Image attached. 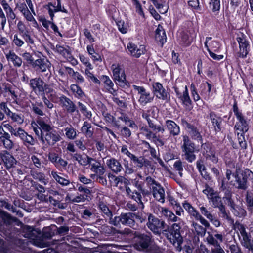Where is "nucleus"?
I'll return each instance as SVG.
<instances>
[{
	"instance_id": "1",
	"label": "nucleus",
	"mask_w": 253,
	"mask_h": 253,
	"mask_svg": "<svg viewBox=\"0 0 253 253\" xmlns=\"http://www.w3.org/2000/svg\"><path fill=\"white\" fill-rule=\"evenodd\" d=\"M148 125L150 128L147 126H142L140 128V132L138 134L139 138H146L148 140L152 139L156 145L163 146L164 143L160 137L156 135L157 132H163L164 128L160 125L155 124L152 120H148Z\"/></svg>"
},
{
	"instance_id": "2",
	"label": "nucleus",
	"mask_w": 253,
	"mask_h": 253,
	"mask_svg": "<svg viewBox=\"0 0 253 253\" xmlns=\"http://www.w3.org/2000/svg\"><path fill=\"white\" fill-rule=\"evenodd\" d=\"M37 123L43 131V132H42L41 136L42 142L44 143L46 141L48 145L53 146L61 140V137L60 135L50 125L41 119L37 120Z\"/></svg>"
},
{
	"instance_id": "3",
	"label": "nucleus",
	"mask_w": 253,
	"mask_h": 253,
	"mask_svg": "<svg viewBox=\"0 0 253 253\" xmlns=\"http://www.w3.org/2000/svg\"><path fill=\"white\" fill-rule=\"evenodd\" d=\"M145 182L150 188L154 198L163 203L165 202V194L163 187L151 176H147L145 179Z\"/></svg>"
},
{
	"instance_id": "4",
	"label": "nucleus",
	"mask_w": 253,
	"mask_h": 253,
	"mask_svg": "<svg viewBox=\"0 0 253 253\" xmlns=\"http://www.w3.org/2000/svg\"><path fill=\"white\" fill-rule=\"evenodd\" d=\"M135 242L134 248L139 251H146L150 247L152 242V236L145 234L134 232Z\"/></svg>"
},
{
	"instance_id": "5",
	"label": "nucleus",
	"mask_w": 253,
	"mask_h": 253,
	"mask_svg": "<svg viewBox=\"0 0 253 253\" xmlns=\"http://www.w3.org/2000/svg\"><path fill=\"white\" fill-rule=\"evenodd\" d=\"M30 85L33 91L42 95L53 92V89L50 85L44 82L40 78H35L30 80Z\"/></svg>"
},
{
	"instance_id": "6",
	"label": "nucleus",
	"mask_w": 253,
	"mask_h": 253,
	"mask_svg": "<svg viewBox=\"0 0 253 253\" xmlns=\"http://www.w3.org/2000/svg\"><path fill=\"white\" fill-rule=\"evenodd\" d=\"M146 225L154 234L160 235L162 231L165 228L166 223L164 221L159 219L152 214L149 213Z\"/></svg>"
},
{
	"instance_id": "7",
	"label": "nucleus",
	"mask_w": 253,
	"mask_h": 253,
	"mask_svg": "<svg viewBox=\"0 0 253 253\" xmlns=\"http://www.w3.org/2000/svg\"><path fill=\"white\" fill-rule=\"evenodd\" d=\"M250 173H252V172L249 169H245V170H236V172L233 174V176L235 178L237 185L235 184H234V185L238 189L246 190L247 188V179Z\"/></svg>"
},
{
	"instance_id": "8",
	"label": "nucleus",
	"mask_w": 253,
	"mask_h": 253,
	"mask_svg": "<svg viewBox=\"0 0 253 253\" xmlns=\"http://www.w3.org/2000/svg\"><path fill=\"white\" fill-rule=\"evenodd\" d=\"M203 192L207 196L208 198L211 202L212 206L214 208H218L223 205L221 197L218 192L214 191L209 186L206 185V188L203 190Z\"/></svg>"
},
{
	"instance_id": "9",
	"label": "nucleus",
	"mask_w": 253,
	"mask_h": 253,
	"mask_svg": "<svg viewBox=\"0 0 253 253\" xmlns=\"http://www.w3.org/2000/svg\"><path fill=\"white\" fill-rule=\"evenodd\" d=\"M236 228L239 231L241 235V243L242 245L249 250L253 249V240L250 239L246 231L244 225L239 223H236Z\"/></svg>"
},
{
	"instance_id": "10",
	"label": "nucleus",
	"mask_w": 253,
	"mask_h": 253,
	"mask_svg": "<svg viewBox=\"0 0 253 253\" xmlns=\"http://www.w3.org/2000/svg\"><path fill=\"white\" fill-rule=\"evenodd\" d=\"M182 148L184 149L183 151L185 153V159L189 162L193 161L196 158V156L194 154L195 150L194 144L191 142L188 136L186 135L183 136Z\"/></svg>"
},
{
	"instance_id": "11",
	"label": "nucleus",
	"mask_w": 253,
	"mask_h": 253,
	"mask_svg": "<svg viewBox=\"0 0 253 253\" xmlns=\"http://www.w3.org/2000/svg\"><path fill=\"white\" fill-rule=\"evenodd\" d=\"M50 63L47 59H39L32 63V66L36 71L44 73L45 76L50 77L51 73L50 71Z\"/></svg>"
},
{
	"instance_id": "12",
	"label": "nucleus",
	"mask_w": 253,
	"mask_h": 253,
	"mask_svg": "<svg viewBox=\"0 0 253 253\" xmlns=\"http://www.w3.org/2000/svg\"><path fill=\"white\" fill-rule=\"evenodd\" d=\"M183 207L188 213L206 227H210L209 222L205 219L192 206L187 202L183 204Z\"/></svg>"
},
{
	"instance_id": "13",
	"label": "nucleus",
	"mask_w": 253,
	"mask_h": 253,
	"mask_svg": "<svg viewBox=\"0 0 253 253\" xmlns=\"http://www.w3.org/2000/svg\"><path fill=\"white\" fill-rule=\"evenodd\" d=\"M113 70L114 80L116 84L121 86H124L126 84V76L124 71L119 64H113L111 66Z\"/></svg>"
},
{
	"instance_id": "14",
	"label": "nucleus",
	"mask_w": 253,
	"mask_h": 253,
	"mask_svg": "<svg viewBox=\"0 0 253 253\" xmlns=\"http://www.w3.org/2000/svg\"><path fill=\"white\" fill-rule=\"evenodd\" d=\"M152 86L153 93L157 98L166 101L169 100V94L166 91L161 84L158 82L153 83Z\"/></svg>"
},
{
	"instance_id": "15",
	"label": "nucleus",
	"mask_w": 253,
	"mask_h": 253,
	"mask_svg": "<svg viewBox=\"0 0 253 253\" xmlns=\"http://www.w3.org/2000/svg\"><path fill=\"white\" fill-rule=\"evenodd\" d=\"M106 164L111 171L116 174H118L123 170V168L121 163L119 160L114 158L107 159Z\"/></svg>"
},
{
	"instance_id": "16",
	"label": "nucleus",
	"mask_w": 253,
	"mask_h": 253,
	"mask_svg": "<svg viewBox=\"0 0 253 253\" xmlns=\"http://www.w3.org/2000/svg\"><path fill=\"white\" fill-rule=\"evenodd\" d=\"M135 213L127 212L122 213L123 224L127 225L134 229H136L137 224L135 220Z\"/></svg>"
},
{
	"instance_id": "17",
	"label": "nucleus",
	"mask_w": 253,
	"mask_h": 253,
	"mask_svg": "<svg viewBox=\"0 0 253 253\" xmlns=\"http://www.w3.org/2000/svg\"><path fill=\"white\" fill-rule=\"evenodd\" d=\"M0 157L7 169L14 167L16 164L15 158L7 151H4L0 154Z\"/></svg>"
},
{
	"instance_id": "18",
	"label": "nucleus",
	"mask_w": 253,
	"mask_h": 253,
	"mask_svg": "<svg viewBox=\"0 0 253 253\" xmlns=\"http://www.w3.org/2000/svg\"><path fill=\"white\" fill-rule=\"evenodd\" d=\"M23 231L25 233L24 237L33 240L36 239L40 237L41 232L39 229H34L33 227L29 226H24L23 228Z\"/></svg>"
},
{
	"instance_id": "19",
	"label": "nucleus",
	"mask_w": 253,
	"mask_h": 253,
	"mask_svg": "<svg viewBox=\"0 0 253 253\" xmlns=\"http://www.w3.org/2000/svg\"><path fill=\"white\" fill-rule=\"evenodd\" d=\"M239 45V52L238 53L240 57L244 58L248 53L249 44L243 38H238L237 39Z\"/></svg>"
},
{
	"instance_id": "20",
	"label": "nucleus",
	"mask_w": 253,
	"mask_h": 253,
	"mask_svg": "<svg viewBox=\"0 0 253 253\" xmlns=\"http://www.w3.org/2000/svg\"><path fill=\"white\" fill-rule=\"evenodd\" d=\"M127 48L131 54L135 57H139L141 54H144L145 48L143 45H140L138 47L134 44L129 43Z\"/></svg>"
},
{
	"instance_id": "21",
	"label": "nucleus",
	"mask_w": 253,
	"mask_h": 253,
	"mask_svg": "<svg viewBox=\"0 0 253 253\" xmlns=\"http://www.w3.org/2000/svg\"><path fill=\"white\" fill-rule=\"evenodd\" d=\"M94 163H92V162L90 164L91 165V170L92 171L95 173V174H92L91 175V177H95L98 175H103L105 172V169L104 167L99 162L96 161L94 160Z\"/></svg>"
},
{
	"instance_id": "22",
	"label": "nucleus",
	"mask_w": 253,
	"mask_h": 253,
	"mask_svg": "<svg viewBox=\"0 0 253 253\" xmlns=\"http://www.w3.org/2000/svg\"><path fill=\"white\" fill-rule=\"evenodd\" d=\"M72 158L78 162V163L84 166H85L94 161L92 158L88 157L87 155L82 156L79 154L75 153L71 155Z\"/></svg>"
},
{
	"instance_id": "23",
	"label": "nucleus",
	"mask_w": 253,
	"mask_h": 253,
	"mask_svg": "<svg viewBox=\"0 0 253 253\" xmlns=\"http://www.w3.org/2000/svg\"><path fill=\"white\" fill-rule=\"evenodd\" d=\"M159 210L160 211L162 215L164 216L170 221L177 222L180 220V219L177 217L172 211L164 207H160Z\"/></svg>"
},
{
	"instance_id": "24",
	"label": "nucleus",
	"mask_w": 253,
	"mask_h": 253,
	"mask_svg": "<svg viewBox=\"0 0 253 253\" xmlns=\"http://www.w3.org/2000/svg\"><path fill=\"white\" fill-rule=\"evenodd\" d=\"M60 101L68 113H72L75 111L76 105L69 98L66 96H62L60 98Z\"/></svg>"
},
{
	"instance_id": "25",
	"label": "nucleus",
	"mask_w": 253,
	"mask_h": 253,
	"mask_svg": "<svg viewBox=\"0 0 253 253\" xmlns=\"http://www.w3.org/2000/svg\"><path fill=\"white\" fill-rule=\"evenodd\" d=\"M166 35L163 27L159 25L155 31V39L162 45L166 42Z\"/></svg>"
},
{
	"instance_id": "26",
	"label": "nucleus",
	"mask_w": 253,
	"mask_h": 253,
	"mask_svg": "<svg viewBox=\"0 0 253 253\" xmlns=\"http://www.w3.org/2000/svg\"><path fill=\"white\" fill-rule=\"evenodd\" d=\"M5 128L8 130L12 136L16 137H18L20 139L23 133L25 131L22 128L20 127H13L10 124L7 123L5 125Z\"/></svg>"
},
{
	"instance_id": "27",
	"label": "nucleus",
	"mask_w": 253,
	"mask_h": 253,
	"mask_svg": "<svg viewBox=\"0 0 253 253\" xmlns=\"http://www.w3.org/2000/svg\"><path fill=\"white\" fill-rule=\"evenodd\" d=\"M6 57L9 62H11L15 66L20 67L22 63V59L14 52L9 51L6 54Z\"/></svg>"
},
{
	"instance_id": "28",
	"label": "nucleus",
	"mask_w": 253,
	"mask_h": 253,
	"mask_svg": "<svg viewBox=\"0 0 253 253\" xmlns=\"http://www.w3.org/2000/svg\"><path fill=\"white\" fill-rule=\"evenodd\" d=\"M166 123L167 127L171 134L175 136L179 133V127L174 122L171 120H167Z\"/></svg>"
},
{
	"instance_id": "29",
	"label": "nucleus",
	"mask_w": 253,
	"mask_h": 253,
	"mask_svg": "<svg viewBox=\"0 0 253 253\" xmlns=\"http://www.w3.org/2000/svg\"><path fill=\"white\" fill-rule=\"evenodd\" d=\"M168 239L174 245L176 244L180 245L182 242V238L180 232H171L169 237H168Z\"/></svg>"
},
{
	"instance_id": "30",
	"label": "nucleus",
	"mask_w": 253,
	"mask_h": 253,
	"mask_svg": "<svg viewBox=\"0 0 253 253\" xmlns=\"http://www.w3.org/2000/svg\"><path fill=\"white\" fill-rule=\"evenodd\" d=\"M193 229L192 231L198 236H204L206 232V227H204L203 226L193 221L191 224Z\"/></svg>"
},
{
	"instance_id": "31",
	"label": "nucleus",
	"mask_w": 253,
	"mask_h": 253,
	"mask_svg": "<svg viewBox=\"0 0 253 253\" xmlns=\"http://www.w3.org/2000/svg\"><path fill=\"white\" fill-rule=\"evenodd\" d=\"M20 139L26 146L28 145L33 146L35 143V140L34 138L31 135H29L25 131L23 133Z\"/></svg>"
},
{
	"instance_id": "32",
	"label": "nucleus",
	"mask_w": 253,
	"mask_h": 253,
	"mask_svg": "<svg viewBox=\"0 0 253 253\" xmlns=\"http://www.w3.org/2000/svg\"><path fill=\"white\" fill-rule=\"evenodd\" d=\"M51 175L56 182L62 186H67L70 183V181L69 179L62 177L57 172L52 171L51 172Z\"/></svg>"
},
{
	"instance_id": "33",
	"label": "nucleus",
	"mask_w": 253,
	"mask_h": 253,
	"mask_svg": "<svg viewBox=\"0 0 253 253\" xmlns=\"http://www.w3.org/2000/svg\"><path fill=\"white\" fill-rule=\"evenodd\" d=\"M81 130L84 133L86 136L88 137H92L93 134V129H91V125L90 123L87 122H84L81 128Z\"/></svg>"
},
{
	"instance_id": "34",
	"label": "nucleus",
	"mask_w": 253,
	"mask_h": 253,
	"mask_svg": "<svg viewBox=\"0 0 253 253\" xmlns=\"http://www.w3.org/2000/svg\"><path fill=\"white\" fill-rule=\"evenodd\" d=\"M210 117L212 121L213 125L215 127V129L216 130H220V124L222 122L221 118L219 117H217L214 113H210Z\"/></svg>"
},
{
	"instance_id": "35",
	"label": "nucleus",
	"mask_w": 253,
	"mask_h": 253,
	"mask_svg": "<svg viewBox=\"0 0 253 253\" xmlns=\"http://www.w3.org/2000/svg\"><path fill=\"white\" fill-rule=\"evenodd\" d=\"M153 99V97H151L150 93L148 92H146L143 94H141L139 96V99L138 100V102L142 105H144L147 103L150 102Z\"/></svg>"
},
{
	"instance_id": "36",
	"label": "nucleus",
	"mask_w": 253,
	"mask_h": 253,
	"mask_svg": "<svg viewBox=\"0 0 253 253\" xmlns=\"http://www.w3.org/2000/svg\"><path fill=\"white\" fill-rule=\"evenodd\" d=\"M10 135L0 139V142L3 144L4 147L8 150L11 149L14 146V143L11 140Z\"/></svg>"
},
{
	"instance_id": "37",
	"label": "nucleus",
	"mask_w": 253,
	"mask_h": 253,
	"mask_svg": "<svg viewBox=\"0 0 253 253\" xmlns=\"http://www.w3.org/2000/svg\"><path fill=\"white\" fill-rule=\"evenodd\" d=\"M8 118H10L13 122L19 125L23 124L24 122V117L21 114L12 112Z\"/></svg>"
},
{
	"instance_id": "38",
	"label": "nucleus",
	"mask_w": 253,
	"mask_h": 253,
	"mask_svg": "<svg viewBox=\"0 0 253 253\" xmlns=\"http://www.w3.org/2000/svg\"><path fill=\"white\" fill-rule=\"evenodd\" d=\"M66 136L69 139L73 140L77 136V132L75 129L70 126V127L65 128Z\"/></svg>"
},
{
	"instance_id": "39",
	"label": "nucleus",
	"mask_w": 253,
	"mask_h": 253,
	"mask_svg": "<svg viewBox=\"0 0 253 253\" xmlns=\"http://www.w3.org/2000/svg\"><path fill=\"white\" fill-rule=\"evenodd\" d=\"M235 129L244 133L248 130V125L246 121L242 122H237L235 126Z\"/></svg>"
},
{
	"instance_id": "40",
	"label": "nucleus",
	"mask_w": 253,
	"mask_h": 253,
	"mask_svg": "<svg viewBox=\"0 0 253 253\" xmlns=\"http://www.w3.org/2000/svg\"><path fill=\"white\" fill-rule=\"evenodd\" d=\"M31 175L34 179L38 180L39 181L43 183L44 185L47 184L43 173L35 171H31Z\"/></svg>"
},
{
	"instance_id": "41",
	"label": "nucleus",
	"mask_w": 253,
	"mask_h": 253,
	"mask_svg": "<svg viewBox=\"0 0 253 253\" xmlns=\"http://www.w3.org/2000/svg\"><path fill=\"white\" fill-rule=\"evenodd\" d=\"M98 207L102 212L108 217L113 215L112 212L108 206L102 202H100L98 204Z\"/></svg>"
},
{
	"instance_id": "42",
	"label": "nucleus",
	"mask_w": 253,
	"mask_h": 253,
	"mask_svg": "<svg viewBox=\"0 0 253 253\" xmlns=\"http://www.w3.org/2000/svg\"><path fill=\"white\" fill-rule=\"evenodd\" d=\"M183 103L186 106L191 104V100L188 95L187 86H185V90L183 91V95L180 96Z\"/></svg>"
},
{
	"instance_id": "43",
	"label": "nucleus",
	"mask_w": 253,
	"mask_h": 253,
	"mask_svg": "<svg viewBox=\"0 0 253 253\" xmlns=\"http://www.w3.org/2000/svg\"><path fill=\"white\" fill-rule=\"evenodd\" d=\"M191 137L195 139L198 140V141H200L201 143H202V137L200 134V133L199 132L198 129L195 127H193L189 131Z\"/></svg>"
},
{
	"instance_id": "44",
	"label": "nucleus",
	"mask_w": 253,
	"mask_h": 253,
	"mask_svg": "<svg viewBox=\"0 0 253 253\" xmlns=\"http://www.w3.org/2000/svg\"><path fill=\"white\" fill-rule=\"evenodd\" d=\"M112 216L108 217L109 218V223L110 224L113 225L115 226H118L120 225V223L123 224L122 213L120 216H116L113 217Z\"/></svg>"
},
{
	"instance_id": "45",
	"label": "nucleus",
	"mask_w": 253,
	"mask_h": 253,
	"mask_svg": "<svg viewBox=\"0 0 253 253\" xmlns=\"http://www.w3.org/2000/svg\"><path fill=\"white\" fill-rule=\"evenodd\" d=\"M57 4L56 6H53L54 9L52 10L50 8L49 9V14L50 16V17L52 18V17L54 16L53 13L54 12H57V11H63L64 12L66 13L67 11L66 9H65L64 8H63V9H62L61 5V1L60 0H57Z\"/></svg>"
},
{
	"instance_id": "46",
	"label": "nucleus",
	"mask_w": 253,
	"mask_h": 253,
	"mask_svg": "<svg viewBox=\"0 0 253 253\" xmlns=\"http://www.w3.org/2000/svg\"><path fill=\"white\" fill-rule=\"evenodd\" d=\"M211 37H207L206 39V42H205V45L207 48V49L208 51L209 52V54L210 55V56L212 57L214 60H219L220 59H222L223 58V56L222 55H216V54L214 53L213 52H211L208 48V46L207 45L208 42L209 40H211Z\"/></svg>"
},
{
	"instance_id": "47",
	"label": "nucleus",
	"mask_w": 253,
	"mask_h": 253,
	"mask_svg": "<svg viewBox=\"0 0 253 253\" xmlns=\"http://www.w3.org/2000/svg\"><path fill=\"white\" fill-rule=\"evenodd\" d=\"M234 214L238 217H244L246 215V211L240 206H236L233 210Z\"/></svg>"
},
{
	"instance_id": "48",
	"label": "nucleus",
	"mask_w": 253,
	"mask_h": 253,
	"mask_svg": "<svg viewBox=\"0 0 253 253\" xmlns=\"http://www.w3.org/2000/svg\"><path fill=\"white\" fill-rule=\"evenodd\" d=\"M209 7L213 12L219 11L220 4L219 0H210Z\"/></svg>"
},
{
	"instance_id": "49",
	"label": "nucleus",
	"mask_w": 253,
	"mask_h": 253,
	"mask_svg": "<svg viewBox=\"0 0 253 253\" xmlns=\"http://www.w3.org/2000/svg\"><path fill=\"white\" fill-rule=\"evenodd\" d=\"M0 111L4 113V116H5L6 115L8 117L12 112L8 108L7 103L5 102H1L0 103Z\"/></svg>"
},
{
	"instance_id": "50",
	"label": "nucleus",
	"mask_w": 253,
	"mask_h": 253,
	"mask_svg": "<svg viewBox=\"0 0 253 253\" xmlns=\"http://www.w3.org/2000/svg\"><path fill=\"white\" fill-rule=\"evenodd\" d=\"M103 116L105 118V120L109 122V123H112L114 122V125L116 126H119L121 125L119 124V121H114V117L111 115L110 114L107 113V112H104L103 113Z\"/></svg>"
},
{
	"instance_id": "51",
	"label": "nucleus",
	"mask_w": 253,
	"mask_h": 253,
	"mask_svg": "<svg viewBox=\"0 0 253 253\" xmlns=\"http://www.w3.org/2000/svg\"><path fill=\"white\" fill-rule=\"evenodd\" d=\"M22 14L27 21L32 22L35 27H36L37 26L38 24L37 21L34 19V17L32 15L31 12L29 11V9H27L26 11H25V12H23Z\"/></svg>"
},
{
	"instance_id": "52",
	"label": "nucleus",
	"mask_w": 253,
	"mask_h": 253,
	"mask_svg": "<svg viewBox=\"0 0 253 253\" xmlns=\"http://www.w3.org/2000/svg\"><path fill=\"white\" fill-rule=\"evenodd\" d=\"M208 233V236L206 238V241L209 244L214 246V248L220 245L211 234L209 232Z\"/></svg>"
},
{
	"instance_id": "53",
	"label": "nucleus",
	"mask_w": 253,
	"mask_h": 253,
	"mask_svg": "<svg viewBox=\"0 0 253 253\" xmlns=\"http://www.w3.org/2000/svg\"><path fill=\"white\" fill-rule=\"evenodd\" d=\"M0 215L5 224L10 225L11 224L12 218L9 214L3 212L0 213Z\"/></svg>"
},
{
	"instance_id": "54",
	"label": "nucleus",
	"mask_w": 253,
	"mask_h": 253,
	"mask_svg": "<svg viewBox=\"0 0 253 253\" xmlns=\"http://www.w3.org/2000/svg\"><path fill=\"white\" fill-rule=\"evenodd\" d=\"M117 26L118 27V29L119 31L125 34L127 31L128 25L127 24H126L123 21H119L117 23Z\"/></svg>"
},
{
	"instance_id": "55",
	"label": "nucleus",
	"mask_w": 253,
	"mask_h": 253,
	"mask_svg": "<svg viewBox=\"0 0 253 253\" xmlns=\"http://www.w3.org/2000/svg\"><path fill=\"white\" fill-rule=\"evenodd\" d=\"M55 50L58 53L61 54L64 56L68 57V55H70V52L67 49L61 45H57L55 47Z\"/></svg>"
},
{
	"instance_id": "56",
	"label": "nucleus",
	"mask_w": 253,
	"mask_h": 253,
	"mask_svg": "<svg viewBox=\"0 0 253 253\" xmlns=\"http://www.w3.org/2000/svg\"><path fill=\"white\" fill-rule=\"evenodd\" d=\"M31 160L33 163V164L37 168L40 169L43 167V165L42 161L36 156L33 155L31 157Z\"/></svg>"
},
{
	"instance_id": "57",
	"label": "nucleus",
	"mask_w": 253,
	"mask_h": 253,
	"mask_svg": "<svg viewBox=\"0 0 253 253\" xmlns=\"http://www.w3.org/2000/svg\"><path fill=\"white\" fill-rule=\"evenodd\" d=\"M217 208H218V209L221 214V217L222 218L226 219L227 220H229L230 219V218L228 215V213L227 212V211H226L225 207L224 205V204L219 206Z\"/></svg>"
},
{
	"instance_id": "58",
	"label": "nucleus",
	"mask_w": 253,
	"mask_h": 253,
	"mask_svg": "<svg viewBox=\"0 0 253 253\" xmlns=\"http://www.w3.org/2000/svg\"><path fill=\"white\" fill-rule=\"evenodd\" d=\"M200 210L201 213L204 215L208 219L211 218L213 215L211 213L208 209L204 206H202L200 208Z\"/></svg>"
},
{
	"instance_id": "59",
	"label": "nucleus",
	"mask_w": 253,
	"mask_h": 253,
	"mask_svg": "<svg viewBox=\"0 0 253 253\" xmlns=\"http://www.w3.org/2000/svg\"><path fill=\"white\" fill-rule=\"evenodd\" d=\"M85 74L87 76V77L92 80L93 82L98 84H100V82L99 80L96 77H95L92 73L90 72L89 68L85 70Z\"/></svg>"
},
{
	"instance_id": "60",
	"label": "nucleus",
	"mask_w": 253,
	"mask_h": 253,
	"mask_svg": "<svg viewBox=\"0 0 253 253\" xmlns=\"http://www.w3.org/2000/svg\"><path fill=\"white\" fill-rule=\"evenodd\" d=\"M87 195L81 194L72 199L71 202L73 203L84 202L87 199Z\"/></svg>"
},
{
	"instance_id": "61",
	"label": "nucleus",
	"mask_w": 253,
	"mask_h": 253,
	"mask_svg": "<svg viewBox=\"0 0 253 253\" xmlns=\"http://www.w3.org/2000/svg\"><path fill=\"white\" fill-rule=\"evenodd\" d=\"M173 166L174 168L179 171V174L180 177H182L183 175L181 171L183 170V166H182V162L180 160L176 161L174 165Z\"/></svg>"
},
{
	"instance_id": "62",
	"label": "nucleus",
	"mask_w": 253,
	"mask_h": 253,
	"mask_svg": "<svg viewBox=\"0 0 253 253\" xmlns=\"http://www.w3.org/2000/svg\"><path fill=\"white\" fill-rule=\"evenodd\" d=\"M143 157H137L134 155L132 156L130 159L134 163L137 164V167L141 168L142 167V161H143Z\"/></svg>"
},
{
	"instance_id": "63",
	"label": "nucleus",
	"mask_w": 253,
	"mask_h": 253,
	"mask_svg": "<svg viewBox=\"0 0 253 253\" xmlns=\"http://www.w3.org/2000/svg\"><path fill=\"white\" fill-rule=\"evenodd\" d=\"M121 133L122 136L126 139L129 138L131 135L130 130L126 126H124L122 128L121 130Z\"/></svg>"
},
{
	"instance_id": "64",
	"label": "nucleus",
	"mask_w": 253,
	"mask_h": 253,
	"mask_svg": "<svg viewBox=\"0 0 253 253\" xmlns=\"http://www.w3.org/2000/svg\"><path fill=\"white\" fill-rule=\"evenodd\" d=\"M196 253H209V251L203 244H201L200 246L195 250Z\"/></svg>"
}]
</instances>
